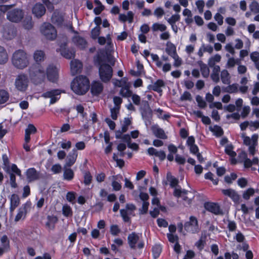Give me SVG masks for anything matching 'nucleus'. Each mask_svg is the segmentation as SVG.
<instances>
[{"instance_id":"60","label":"nucleus","mask_w":259,"mask_h":259,"mask_svg":"<svg viewBox=\"0 0 259 259\" xmlns=\"http://www.w3.org/2000/svg\"><path fill=\"white\" fill-rule=\"evenodd\" d=\"M59 144L62 149L66 150L69 149L71 147V142L66 140H63L59 142Z\"/></svg>"},{"instance_id":"36","label":"nucleus","mask_w":259,"mask_h":259,"mask_svg":"<svg viewBox=\"0 0 259 259\" xmlns=\"http://www.w3.org/2000/svg\"><path fill=\"white\" fill-rule=\"evenodd\" d=\"M221 79L222 82L225 84H229L230 83L231 76L228 71L224 69L221 73Z\"/></svg>"},{"instance_id":"2","label":"nucleus","mask_w":259,"mask_h":259,"mask_svg":"<svg viewBox=\"0 0 259 259\" xmlns=\"http://www.w3.org/2000/svg\"><path fill=\"white\" fill-rule=\"evenodd\" d=\"M90 82L88 78L83 75L76 76L71 83V89L78 95L85 94L89 89Z\"/></svg>"},{"instance_id":"41","label":"nucleus","mask_w":259,"mask_h":259,"mask_svg":"<svg viewBox=\"0 0 259 259\" xmlns=\"http://www.w3.org/2000/svg\"><path fill=\"white\" fill-rule=\"evenodd\" d=\"M120 95L125 98L130 97L132 95V92L130 90L129 83L121 88Z\"/></svg>"},{"instance_id":"64","label":"nucleus","mask_w":259,"mask_h":259,"mask_svg":"<svg viewBox=\"0 0 259 259\" xmlns=\"http://www.w3.org/2000/svg\"><path fill=\"white\" fill-rule=\"evenodd\" d=\"M149 203L148 202H143L142 206L139 209V213L140 214H145L147 212Z\"/></svg>"},{"instance_id":"29","label":"nucleus","mask_w":259,"mask_h":259,"mask_svg":"<svg viewBox=\"0 0 259 259\" xmlns=\"http://www.w3.org/2000/svg\"><path fill=\"white\" fill-rule=\"evenodd\" d=\"M58 220V219L56 216L48 215L47 218V221L46 222V228L49 230H54Z\"/></svg>"},{"instance_id":"17","label":"nucleus","mask_w":259,"mask_h":259,"mask_svg":"<svg viewBox=\"0 0 259 259\" xmlns=\"http://www.w3.org/2000/svg\"><path fill=\"white\" fill-rule=\"evenodd\" d=\"M1 243L0 256H1L4 253L9 251L10 249V240L6 235H3L1 237Z\"/></svg>"},{"instance_id":"21","label":"nucleus","mask_w":259,"mask_h":259,"mask_svg":"<svg viewBox=\"0 0 259 259\" xmlns=\"http://www.w3.org/2000/svg\"><path fill=\"white\" fill-rule=\"evenodd\" d=\"M151 130L154 136L159 139L165 140L167 138V136L165 133L164 130L159 126L155 125L152 126Z\"/></svg>"},{"instance_id":"18","label":"nucleus","mask_w":259,"mask_h":259,"mask_svg":"<svg viewBox=\"0 0 259 259\" xmlns=\"http://www.w3.org/2000/svg\"><path fill=\"white\" fill-rule=\"evenodd\" d=\"M147 154L150 156H155L160 161H163L166 158V154L163 150H158L153 147H150L147 149Z\"/></svg>"},{"instance_id":"52","label":"nucleus","mask_w":259,"mask_h":259,"mask_svg":"<svg viewBox=\"0 0 259 259\" xmlns=\"http://www.w3.org/2000/svg\"><path fill=\"white\" fill-rule=\"evenodd\" d=\"M62 212L63 215L66 217H68L72 215L71 208L67 204H65L63 206Z\"/></svg>"},{"instance_id":"3","label":"nucleus","mask_w":259,"mask_h":259,"mask_svg":"<svg viewBox=\"0 0 259 259\" xmlns=\"http://www.w3.org/2000/svg\"><path fill=\"white\" fill-rule=\"evenodd\" d=\"M12 62L15 67L22 69L29 64L28 55L23 50H17L13 55Z\"/></svg>"},{"instance_id":"32","label":"nucleus","mask_w":259,"mask_h":259,"mask_svg":"<svg viewBox=\"0 0 259 259\" xmlns=\"http://www.w3.org/2000/svg\"><path fill=\"white\" fill-rule=\"evenodd\" d=\"M165 52L171 57L177 54L176 46L170 41L166 42Z\"/></svg>"},{"instance_id":"39","label":"nucleus","mask_w":259,"mask_h":259,"mask_svg":"<svg viewBox=\"0 0 259 259\" xmlns=\"http://www.w3.org/2000/svg\"><path fill=\"white\" fill-rule=\"evenodd\" d=\"M74 172L70 168H65L63 172V179L65 180L70 181L74 178Z\"/></svg>"},{"instance_id":"56","label":"nucleus","mask_w":259,"mask_h":259,"mask_svg":"<svg viewBox=\"0 0 259 259\" xmlns=\"http://www.w3.org/2000/svg\"><path fill=\"white\" fill-rule=\"evenodd\" d=\"M23 26L26 29H30L32 27L33 24L31 17L25 18L23 21Z\"/></svg>"},{"instance_id":"11","label":"nucleus","mask_w":259,"mask_h":259,"mask_svg":"<svg viewBox=\"0 0 259 259\" xmlns=\"http://www.w3.org/2000/svg\"><path fill=\"white\" fill-rule=\"evenodd\" d=\"M61 93L59 90H52L43 93L41 96L45 98H50V104H53L60 99Z\"/></svg>"},{"instance_id":"22","label":"nucleus","mask_w":259,"mask_h":259,"mask_svg":"<svg viewBox=\"0 0 259 259\" xmlns=\"http://www.w3.org/2000/svg\"><path fill=\"white\" fill-rule=\"evenodd\" d=\"M20 204V199L18 196L13 194L10 197V212L11 215H13L15 209Z\"/></svg>"},{"instance_id":"16","label":"nucleus","mask_w":259,"mask_h":259,"mask_svg":"<svg viewBox=\"0 0 259 259\" xmlns=\"http://www.w3.org/2000/svg\"><path fill=\"white\" fill-rule=\"evenodd\" d=\"M82 68V64L78 60L74 59L70 62V70L72 75L81 72Z\"/></svg>"},{"instance_id":"4","label":"nucleus","mask_w":259,"mask_h":259,"mask_svg":"<svg viewBox=\"0 0 259 259\" xmlns=\"http://www.w3.org/2000/svg\"><path fill=\"white\" fill-rule=\"evenodd\" d=\"M29 74L35 82H39L45 78V68L39 64L33 65L29 68Z\"/></svg>"},{"instance_id":"35","label":"nucleus","mask_w":259,"mask_h":259,"mask_svg":"<svg viewBox=\"0 0 259 259\" xmlns=\"http://www.w3.org/2000/svg\"><path fill=\"white\" fill-rule=\"evenodd\" d=\"M241 63V59L239 58H234V57L229 58L226 64V68L230 69L232 68L235 65H238Z\"/></svg>"},{"instance_id":"5","label":"nucleus","mask_w":259,"mask_h":259,"mask_svg":"<svg viewBox=\"0 0 259 259\" xmlns=\"http://www.w3.org/2000/svg\"><path fill=\"white\" fill-rule=\"evenodd\" d=\"M40 32L45 37L49 40H54L57 37V31L50 23H44L40 27Z\"/></svg>"},{"instance_id":"50","label":"nucleus","mask_w":259,"mask_h":259,"mask_svg":"<svg viewBox=\"0 0 259 259\" xmlns=\"http://www.w3.org/2000/svg\"><path fill=\"white\" fill-rule=\"evenodd\" d=\"M113 83L115 86L118 87H121L125 86L128 83L127 82V78L126 77H123L120 80L116 79L114 81Z\"/></svg>"},{"instance_id":"28","label":"nucleus","mask_w":259,"mask_h":259,"mask_svg":"<svg viewBox=\"0 0 259 259\" xmlns=\"http://www.w3.org/2000/svg\"><path fill=\"white\" fill-rule=\"evenodd\" d=\"M72 42L80 49L85 48L87 45V41L83 37L77 35L72 38Z\"/></svg>"},{"instance_id":"24","label":"nucleus","mask_w":259,"mask_h":259,"mask_svg":"<svg viewBox=\"0 0 259 259\" xmlns=\"http://www.w3.org/2000/svg\"><path fill=\"white\" fill-rule=\"evenodd\" d=\"M32 13L36 17H41L45 14L46 8L41 4H36L32 9Z\"/></svg>"},{"instance_id":"1","label":"nucleus","mask_w":259,"mask_h":259,"mask_svg":"<svg viewBox=\"0 0 259 259\" xmlns=\"http://www.w3.org/2000/svg\"><path fill=\"white\" fill-rule=\"evenodd\" d=\"M105 59L104 51L100 50L94 57V62L96 65L99 66L100 78L104 82L110 80L113 75V69L111 66L103 63Z\"/></svg>"},{"instance_id":"19","label":"nucleus","mask_w":259,"mask_h":259,"mask_svg":"<svg viewBox=\"0 0 259 259\" xmlns=\"http://www.w3.org/2000/svg\"><path fill=\"white\" fill-rule=\"evenodd\" d=\"M25 175L28 182L35 181L39 178V173L33 167L27 169Z\"/></svg>"},{"instance_id":"34","label":"nucleus","mask_w":259,"mask_h":259,"mask_svg":"<svg viewBox=\"0 0 259 259\" xmlns=\"http://www.w3.org/2000/svg\"><path fill=\"white\" fill-rule=\"evenodd\" d=\"M188 191L181 188H175L174 191V195L176 197H182L184 200L186 201L188 197L186 195Z\"/></svg>"},{"instance_id":"42","label":"nucleus","mask_w":259,"mask_h":259,"mask_svg":"<svg viewBox=\"0 0 259 259\" xmlns=\"http://www.w3.org/2000/svg\"><path fill=\"white\" fill-rule=\"evenodd\" d=\"M167 180L171 188H174L175 189L180 188L177 187L179 182L178 180L170 174H167Z\"/></svg>"},{"instance_id":"6","label":"nucleus","mask_w":259,"mask_h":259,"mask_svg":"<svg viewBox=\"0 0 259 259\" xmlns=\"http://www.w3.org/2000/svg\"><path fill=\"white\" fill-rule=\"evenodd\" d=\"M136 206L131 203H127L124 209L120 210L121 217L125 222H130V216H134V211L136 210Z\"/></svg>"},{"instance_id":"7","label":"nucleus","mask_w":259,"mask_h":259,"mask_svg":"<svg viewBox=\"0 0 259 259\" xmlns=\"http://www.w3.org/2000/svg\"><path fill=\"white\" fill-rule=\"evenodd\" d=\"M127 241L130 247L132 249H135L136 244L138 243V247L140 249L144 247V243L142 241H140L139 235L135 232L130 234L127 237Z\"/></svg>"},{"instance_id":"20","label":"nucleus","mask_w":259,"mask_h":259,"mask_svg":"<svg viewBox=\"0 0 259 259\" xmlns=\"http://www.w3.org/2000/svg\"><path fill=\"white\" fill-rule=\"evenodd\" d=\"M222 192L224 195L230 197L234 202H238L239 196L235 190L231 189H223Z\"/></svg>"},{"instance_id":"57","label":"nucleus","mask_w":259,"mask_h":259,"mask_svg":"<svg viewBox=\"0 0 259 259\" xmlns=\"http://www.w3.org/2000/svg\"><path fill=\"white\" fill-rule=\"evenodd\" d=\"M171 58L174 60L173 65L175 67H179L182 64V59L179 56L178 54H176Z\"/></svg>"},{"instance_id":"10","label":"nucleus","mask_w":259,"mask_h":259,"mask_svg":"<svg viewBox=\"0 0 259 259\" xmlns=\"http://www.w3.org/2000/svg\"><path fill=\"white\" fill-rule=\"evenodd\" d=\"M31 203L26 202L22 205V206L18 209L17 213L15 218V222H18L21 220H24L26 215L28 209H30Z\"/></svg>"},{"instance_id":"12","label":"nucleus","mask_w":259,"mask_h":259,"mask_svg":"<svg viewBox=\"0 0 259 259\" xmlns=\"http://www.w3.org/2000/svg\"><path fill=\"white\" fill-rule=\"evenodd\" d=\"M23 16V13L22 10L15 9L8 13L7 18L11 22H18L22 19Z\"/></svg>"},{"instance_id":"44","label":"nucleus","mask_w":259,"mask_h":259,"mask_svg":"<svg viewBox=\"0 0 259 259\" xmlns=\"http://www.w3.org/2000/svg\"><path fill=\"white\" fill-rule=\"evenodd\" d=\"M250 57L254 62L255 68L259 71V52H253L250 54Z\"/></svg>"},{"instance_id":"63","label":"nucleus","mask_w":259,"mask_h":259,"mask_svg":"<svg viewBox=\"0 0 259 259\" xmlns=\"http://www.w3.org/2000/svg\"><path fill=\"white\" fill-rule=\"evenodd\" d=\"M180 16L179 14L172 15L167 21L169 24H176V22L179 21Z\"/></svg>"},{"instance_id":"49","label":"nucleus","mask_w":259,"mask_h":259,"mask_svg":"<svg viewBox=\"0 0 259 259\" xmlns=\"http://www.w3.org/2000/svg\"><path fill=\"white\" fill-rule=\"evenodd\" d=\"M152 60L153 62H155L156 66L161 68L162 67V65H163L162 61L161 60L159 57V56L157 54H151L150 55Z\"/></svg>"},{"instance_id":"48","label":"nucleus","mask_w":259,"mask_h":259,"mask_svg":"<svg viewBox=\"0 0 259 259\" xmlns=\"http://www.w3.org/2000/svg\"><path fill=\"white\" fill-rule=\"evenodd\" d=\"M136 66L137 68V71H133L132 70L131 72V74L134 76H139L142 73L143 70V65L139 61L137 62Z\"/></svg>"},{"instance_id":"59","label":"nucleus","mask_w":259,"mask_h":259,"mask_svg":"<svg viewBox=\"0 0 259 259\" xmlns=\"http://www.w3.org/2000/svg\"><path fill=\"white\" fill-rule=\"evenodd\" d=\"M131 119L128 117L124 118V121H123V123L122 125V127H121L122 132H126L128 130V126L131 125Z\"/></svg>"},{"instance_id":"26","label":"nucleus","mask_w":259,"mask_h":259,"mask_svg":"<svg viewBox=\"0 0 259 259\" xmlns=\"http://www.w3.org/2000/svg\"><path fill=\"white\" fill-rule=\"evenodd\" d=\"M103 85L99 81H94L91 84V92L94 95H98L103 91Z\"/></svg>"},{"instance_id":"53","label":"nucleus","mask_w":259,"mask_h":259,"mask_svg":"<svg viewBox=\"0 0 259 259\" xmlns=\"http://www.w3.org/2000/svg\"><path fill=\"white\" fill-rule=\"evenodd\" d=\"M9 99V94L5 90H0V104H4Z\"/></svg>"},{"instance_id":"14","label":"nucleus","mask_w":259,"mask_h":259,"mask_svg":"<svg viewBox=\"0 0 259 259\" xmlns=\"http://www.w3.org/2000/svg\"><path fill=\"white\" fill-rule=\"evenodd\" d=\"M3 36L7 39H12L16 35V29L13 26H6L3 31Z\"/></svg>"},{"instance_id":"31","label":"nucleus","mask_w":259,"mask_h":259,"mask_svg":"<svg viewBox=\"0 0 259 259\" xmlns=\"http://www.w3.org/2000/svg\"><path fill=\"white\" fill-rule=\"evenodd\" d=\"M164 86V82L161 79H158L153 84L148 86V89L158 93L162 92L161 88Z\"/></svg>"},{"instance_id":"62","label":"nucleus","mask_w":259,"mask_h":259,"mask_svg":"<svg viewBox=\"0 0 259 259\" xmlns=\"http://www.w3.org/2000/svg\"><path fill=\"white\" fill-rule=\"evenodd\" d=\"M110 231L112 235L116 236L120 232V229L117 225H112L110 226Z\"/></svg>"},{"instance_id":"61","label":"nucleus","mask_w":259,"mask_h":259,"mask_svg":"<svg viewBox=\"0 0 259 259\" xmlns=\"http://www.w3.org/2000/svg\"><path fill=\"white\" fill-rule=\"evenodd\" d=\"M254 194V190L252 188H249L246 191H244L243 194V198L244 199L248 200L251 196Z\"/></svg>"},{"instance_id":"27","label":"nucleus","mask_w":259,"mask_h":259,"mask_svg":"<svg viewBox=\"0 0 259 259\" xmlns=\"http://www.w3.org/2000/svg\"><path fill=\"white\" fill-rule=\"evenodd\" d=\"M225 151L226 153L230 156L231 163L233 164H236L237 163V160L235 158L236 153L233 151V146L231 144L226 145Z\"/></svg>"},{"instance_id":"47","label":"nucleus","mask_w":259,"mask_h":259,"mask_svg":"<svg viewBox=\"0 0 259 259\" xmlns=\"http://www.w3.org/2000/svg\"><path fill=\"white\" fill-rule=\"evenodd\" d=\"M45 53L42 51L36 50L33 54V58L35 62H38L44 60Z\"/></svg>"},{"instance_id":"23","label":"nucleus","mask_w":259,"mask_h":259,"mask_svg":"<svg viewBox=\"0 0 259 259\" xmlns=\"http://www.w3.org/2000/svg\"><path fill=\"white\" fill-rule=\"evenodd\" d=\"M77 156L78 153L76 150L75 149H72L67 157L65 167H70L72 166L76 161Z\"/></svg>"},{"instance_id":"25","label":"nucleus","mask_w":259,"mask_h":259,"mask_svg":"<svg viewBox=\"0 0 259 259\" xmlns=\"http://www.w3.org/2000/svg\"><path fill=\"white\" fill-rule=\"evenodd\" d=\"M66 44H62L60 46V51L62 56L66 59H70L75 56V51L73 50H68L65 48Z\"/></svg>"},{"instance_id":"40","label":"nucleus","mask_w":259,"mask_h":259,"mask_svg":"<svg viewBox=\"0 0 259 259\" xmlns=\"http://www.w3.org/2000/svg\"><path fill=\"white\" fill-rule=\"evenodd\" d=\"M152 30L153 32L165 31L167 29V27L165 24L160 23H154L152 25Z\"/></svg>"},{"instance_id":"8","label":"nucleus","mask_w":259,"mask_h":259,"mask_svg":"<svg viewBox=\"0 0 259 259\" xmlns=\"http://www.w3.org/2000/svg\"><path fill=\"white\" fill-rule=\"evenodd\" d=\"M28 81V78L26 75L22 74H19L15 80V87L20 91H24L27 89Z\"/></svg>"},{"instance_id":"38","label":"nucleus","mask_w":259,"mask_h":259,"mask_svg":"<svg viewBox=\"0 0 259 259\" xmlns=\"http://www.w3.org/2000/svg\"><path fill=\"white\" fill-rule=\"evenodd\" d=\"M198 63L200 66V71L203 77L204 78L207 77L209 74V69L207 66L201 61H199Z\"/></svg>"},{"instance_id":"55","label":"nucleus","mask_w":259,"mask_h":259,"mask_svg":"<svg viewBox=\"0 0 259 259\" xmlns=\"http://www.w3.org/2000/svg\"><path fill=\"white\" fill-rule=\"evenodd\" d=\"M211 131L217 137H220L223 134V131L221 127L214 125L211 128Z\"/></svg>"},{"instance_id":"30","label":"nucleus","mask_w":259,"mask_h":259,"mask_svg":"<svg viewBox=\"0 0 259 259\" xmlns=\"http://www.w3.org/2000/svg\"><path fill=\"white\" fill-rule=\"evenodd\" d=\"M134 14L132 11H128L126 14H119L118 19L122 22L128 21L129 23L133 22Z\"/></svg>"},{"instance_id":"51","label":"nucleus","mask_w":259,"mask_h":259,"mask_svg":"<svg viewBox=\"0 0 259 259\" xmlns=\"http://www.w3.org/2000/svg\"><path fill=\"white\" fill-rule=\"evenodd\" d=\"M161 247L160 245L156 244L152 248V253L154 258H157L159 257L161 252Z\"/></svg>"},{"instance_id":"43","label":"nucleus","mask_w":259,"mask_h":259,"mask_svg":"<svg viewBox=\"0 0 259 259\" xmlns=\"http://www.w3.org/2000/svg\"><path fill=\"white\" fill-rule=\"evenodd\" d=\"M8 60V56L6 50L0 46V64L6 63Z\"/></svg>"},{"instance_id":"15","label":"nucleus","mask_w":259,"mask_h":259,"mask_svg":"<svg viewBox=\"0 0 259 259\" xmlns=\"http://www.w3.org/2000/svg\"><path fill=\"white\" fill-rule=\"evenodd\" d=\"M205 208L215 214H220L222 213V211L220 205L216 203L208 202L204 204Z\"/></svg>"},{"instance_id":"58","label":"nucleus","mask_w":259,"mask_h":259,"mask_svg":"<svg viewBox=\"0 0 259 259\" xmlns=\"http://www.w3.org/2000/svg\"><path fill=\"white\" fill-rule=\"evenodd\" d=\"M154 111L156 113L158 117L159 118L167 119L170 117L169 115L168 114H163V110L160 108L155 110Z\"/></svg>"},{"instance_id":"33","label":"nucleus","mask_w":259,"mask_h":259,"mask_svg":"<svg viewBox=\"0 0 259 259\" xmlns=\"http://www.w3.org/2000/svg\"><path fill=\"white\" fill-rule=\"evenodd\" d=\"M63 21V16L58 11H55L52 16V22L57 25H60Z\"/></svg>"},{"instance_id":"45","label":"nucleus","mask_w":259,"mask_h":259,"mask_svg":"<svg viewBox=\"0 0 259 259\" xmlns=\"http://www.w3.org/2000/svg\"><path fill=\"white\" fill-rule=\"evenodd\" d=\"M221 56L219 54H215V55L210 57L208 61L209 66L211 67L214 66L217 63H219L221 61Z\"/></svg>"},{"instance_id":"9","label":"nucleus","mask_w":259,"mask_h":259,"mask_svg":"<svg viewBox=\"0 0 259 259\" xmlns=\"http://www.w3.org/2000/svg\"><path fill=\"white\" fill-rule=\"evenodd\" d=\"M184 228L188 232L192 233L198 232L199 227L197 219L193 216L190 217L189 221L185 224Z\"/></svg>"},{"instance_id":"13","label":"nucleus","mask_w":259,"mask_h":259,"mask_svg":"<svg viewBox=\"0 0 259 259\" xmlns=\"http://www.w3.org/2000/svg\"><path fill=\"white\" fill-rule=\"evenodd\" d=\"M46 74L48 80L51 82H56L58 78L57 68L53 65H49L47 69Z\"/></svg>"},{"instance_id":"46","label":"nucleus","mask_w":259,"mask_h":259,"mask_svg":"<svg viewBox=\"0 0 259 259\" xmlns=\"http://www.w3.org/2000/svg\"><path fill=\"white\" fill-rule=\"evenodd\" d=\"M107 41V45L108 46L112 45L111 38L110 34L107 35L106 38L105 37L100 36L98 37V43L101 45H103L106 43Z\"/></svg>"},{"instance_id":"54","label":"nucleus","mask_w":259,"mask_h":259,"mask_svg":"<svg viewBox=\"0 0 259 259\" xmlns=\"http://www.w3.org/2000/svg\"><path fill=\"white\" fill-rule=\"evenodd\" d=\"M249 9L250 11L254 14L259 13V4L256 1H253L249 5Z\"/></svg>"},{"instance_id":"37","label":"nucleus","mask_w":259,"mask_h":259,"mask_svg":"<svg viewBox=\"0 0 259 259\" xmlns=\"http://www.w3.org/2000/svg\"><path fill=\"white\" fill-rule=\"evenodd\" d=\"M224 92L230 94L236 93L239 91V85L237 83L230 84L223 89Z\"/></svg>"}]
</instances>
